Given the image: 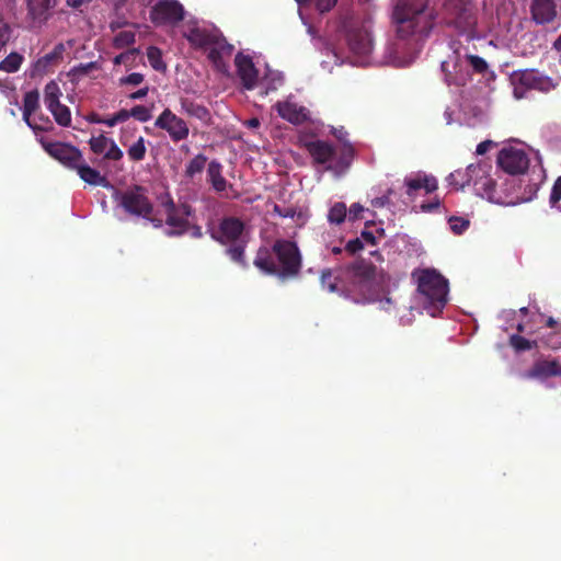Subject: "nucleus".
<instances>
[{
  "mask_svg": "<svg viewBox=\"0 0 561 561\" xmlns=\"http://www.w3.org/2000/svg\"><path fill=\"white\" fill-rule=\"evenodd\" d=\"M364 210H365V208L360 204H358V203L353 204L347 211L348 219L351 221H355V220L359 219L362 217V214Z\"/></svg>",
  "mask_w": 561,
  "mask_h": 561,
  "instance_id": "nucleus-53",
  "label": "nucleus"
},
{
  "mask_svg": "<svg viewBox=\"0 0 561 561\" xmlns=\"http://www.w3.org/2000/svg\"><path fill=\"white\" fill-rule=\"evenodd\" d=\"M274 108L283 119L294 125H301L310 118L308 108L288 100L277 102Z\"/></svg>",
  "mask_w": 561,
  "mask_h": 561,
  "instance_id": "nucleus-19",
  "label": "nucleus"
},
{
  "mask_svg": "<svg viewBox=\"0 0 561 561\" xmlns=\"http://www.w3.org/2000/svg\"><path fill=\"white\" fill-rule=\"evenodd\" d=\"M494 145L495 144L492 140L481 141L477 146L476 153L482 156V154L486 153L492 147H494Z\"/></svg>",
  "mask_w": 561,
  "mask_h": 561,
  "instance_id": "nucleus-55",
  "label": "nucleus"
},
{
  "mask_svg": "<svg viewBox=\"0 0 561 561\" xmlns=\"http://www.w3.org/2000/svg\"><path fill=\"white\" fill-rule=\"evenodd\" d=\"M129 113H130V110H125V108H123V110L118 111L117 113H115L118 123H124L129 117H131V114H129Z\"/></svg>",
  "mask_w": 561,
  "mask_h": 561,
  "instance_id": "nucleus-64",
  "label": "nucleus"
},
{
  "mask_svg": "<svg viewBox=\"0 0 561 561\" xmlns=\"http://www.w3.org/2000/svg\"><path fill=\"white\" fill-rule=\"evenodd\" d=\"M444 14L449 25L460 34L472 35L477 25V15L473 4L467 0H446Z\"/></svg>",
  "mask_w": 561,
  "mask_h": 561,
  "instance_id": "nucleus-7",
  "label": "nucleus"
},
{
  "mask_svg": "<svg viewBox=\"0 0 561 561\" xmlns=\"http://www.w3.org/2000/svg\"><path fill=\"white\" fill-rule=\"evenodd\" d=\"M55 2L56 0H27V15L33 23L42 25L49 19Z\"/></svg>",
  "mask_w": 561,
  "mask_h": 561,
  "instance_id": "nucleus-23",
  "label": "nucleus"
},
{
  "mask_svg": "<svg viewBox=\"0 0 561 561\" xmlns=\"http://www.w3.org/2000/svg\"><path fill=\"white\" fill-rule=\"evenodd\" d=\"M207 48H209L207 57L217 68L224 65V57L230 56L233 51V45L229 44L220 33Z\"/></svg>",
  "mask_w": 561,
  "mask_h": 561,
  "instance_id": "nucleus-24",
  "label": "nucleus"
},
{
  "mask_svg": "<svg viewBox=\"0 0 561 561\" xmlns=\"http://www.w3.org/2000/svg\"><path fill=\"white\" fill-rule=\"evenodd\" d=\"M531 19L536 24L552 23L557 18V3L554 0H533L530 4Z\"/></svg>",
  "mask_w": 561,
  "mask_h": 561,
  "instance_id": "nucleus-21",
  "label": "nucleus"
},
{
  "mask_svg": "<svg viewBox=\"0 0 561 561\" xmlns=\"http://www.w3.org/2000/svg\"><path fill=\"white\" fill-rule=\"evenodd\" d=\"M131 117L137 119L140 123H146L151 119V111L145 105H135L130 108Z\"/></svg>",
  "mask_w": 561,
  "mask_h": 561,
  "instance_id": "nucleus-44",
  "label": "nucleus"
},
{
  "mask_svg": "<svg viewBox=\"0 0 561 561\" xmlns=\"http://www.w3.org/2000/svg\"><path fill=\"white\" fill-rule=\"evenodd\" d=\"M305 147L313 163L325 165V170L335 175L345 173L355 157V149L350 142H345L339 150L328 141L319 139L306 142Z\"/></svg>",
  "mask_w": 561,
  "mask_h": 561,
  "instance_id": "nucleus-4",
  "label": "nucleus"
},
{
  "mask_svg": "<svg viewBox=\"0 0 561 561\" xmlns=\"http://www.w3.org/2000/svg\"><path fill=\"white\" fill-rule=\"evenodd\" d=\"M217 30L209 31L201 27H193L184 36L190 44L196 48H207L211 42L217 38Z\"/></svg>",
  "mask_w": 561,
  "mask_h": 561,
  "instance_id": "nucleus-26",
  "label": "nucleus"
},
{
  "mask_svg": "<svg viewBox=\"0 0 561 561\" xmlns=\"http://www.w3.org/2000/svg\"><path fill=\"white\" fill-rule=\"evenodd\" d=\"M207 163V157L203 153L196 154L186 165L185 175L193 179L196 174L202 173Z\"/></svg>",
  "mask_w": 561,
  "mask_h": 561,
  "instance_id": "nucleus-36",
  "label": "nucleus"
},
{
  "mask_svg": "<svg viewBox=\"0 0 561 561\" xmlns=\"http://www.w3.org/2000/svg\"><path fill=\"white\" fill-rule=\"evenodd\" d=\"M561 201V175L554 181L551 190L549 203L554 207Z\"/></svg>",
  "mask_w": 561,
  "mask_h": 561,
  "instance_id": "nucleus-49",
  "label": "nucleus"
},
{
  "mask_svg": "<svg viewBox=\"0 0 561 561\" xmlns=\"http://www.w3.org/2000/svg\"><path fill=\"white\" fill-rule=\"evenodd\" d=\"M337 278V276L333 275L332 270H323L320 276L321 286L327 288L330 293H335L339 290Z\"/></svg>",
  "mask_w": 561,
  "mask_h": 561,
  "instance_id": "nucleus-42",
  "label": "nucleus"
},
{
  "mask_svg": "<svg viewBox=\"0 0 561 561\" xmlns=\"http://www.w3.org/2000/svg\"><path fill=\"white\" fill-rule=\"evenodd\" d=\"M363 249H364V243L360 238H355L353 240H350L345 245V251L352 255Z\"/></svg>",
  "mask_w": 561,
  "mask_h": 561,
  "instance_id": "nucleus-51",
  "label": "nucleus"
},
{
  "mask_svg": "<svg viewBox=\"0 0 561 561\" xmlns=\"http://www.w3.org/2000/svg\"><path fill=\"white\" fill-rule=\"evenodd\" d=\"M451 231L455 234H461L463 233L470 225V221L468 219H465L462 217H456L451 216L448 220Z\"/></svg>",
  "mask_w": 561,
  "mask_h": 561,
  "instance_id": "nucleus-43",
  "label": "nucleus"
},
{
  "mask_svg": "<svg viewBox=\"0 0 561 561\" xmlns=\"http://www.w3.org/2000/svg\"><path fill=\"white\" fill-rule=\"evenodd\" d=\"M538 190H539V183L529 184L525 191L524 199L531 201L536 196Z\"/></svg>",
  "mask_w": 561,
  "mask_h": 561,
  "instance_id": "nucleus-56",
  "label": "nucleus"
},
{
  "mask_svg": "<svg viewBox=\"0 0 561 561\" xmlns=\"http://www.w3.org/2000/svg\"><path fill=\"white\" fill-rule=\"evenodd\" d=\"M416 276L417 293L423 308L435 317L439 313L448 301V280L434 268H424Z\"/></svg>",
  "mask_w": 561,
  "mask_h": 561,
  "instance_id": "nucleus-3",
  "label": "nucleus"
},
{
  "mask_svg": "<svg viewBox=\"0 0 561 561\" xmlns=\"http://www.w3.org/2000/svg\"><path fill=\"white\" fill-rule=\"evenodd\" d=\"M347 216L346 205L342 202H336L329 209L328 220L331 224L340 225L342 224Z\"/></svg>",
  "mask_w": 561,
  "mask_h": 561,
  "instance_id": "nucleus-38",
  "label": "nucleus"
},
{
  "mask_svg": "<svg viewBox=\"0 0 561 561\" xmlns=\"http://www.w3.org/2000/svg\"><path fill=\"white\" fill-rule=\"evenodd\" d=\"M399 39L423 41L434 26V16L424 0H399L392 12Z\"/></svg>",
  "mask_w": 561,
  "mask_h": 561,
  "instance_id": "nucleus-2",
  "label": "nucleus"
},
{
  "mask_svg": "<svg viewBox=\"0 0 561 561\" xmlns=\"http://www.w3.org/2000/svg\"><path fill=\"white\" fill-rule=\"evenodd\" d=\"M497 164L508 174H522L528 169L529 159L523 149L505 147L497 154Z\"/></svg>",
  "mask_w": 561,
  "mask_h": 561,
  "instance_id": "nucleus-13",
  "label": "nucleus"
},
{
  "mask_svg": "<svg viewBox=\"0 0 561 561\" xmlns=\"http://www.w3.org/2000/svg\"><path fill=\"white\" fill-rule=\"evenodd\" d=\"M64 51V44H57L50 53L37 59V61L34 65L36 71L45 72L50 65L58 62L60 59H62Z\"/></svg>",
  "mask_w": 561,
  "mask_h": 561,
  "instance_id": "nucleus-31",
  "label": "nucleus"
},
{
  "mask_svg": "<svg viewBox=\"0 0 561 561\" xmlns=\"http://www.w3.org/2000/svg\"><path fill=\"white\" fill-rule=\"evenodd\" d=\"M561 376V364L558 359H538L526 373V377L545 380L551 377Z\"/></svg>",
  "mask_w": 561,
  "mask_h": 561,
  "instance_id": "nucleus-22",
  "label": "nucleus"
},
{
  "mask_svg": "<svg viewBox=\"0 0 561 561\" xmlns=\"http://www.w3.org/2000/svg\"><path fill=\"white\" fill-rule=\"evenodd\" d=\"M230 245L226 249V254L230 260L242 267H248L245 261V241L230 242Z\"/></svg>",
  "mask_w": 561,
  "mask_h": 561,
  "instance_id": "nucleus-32",
  "label": "nucleus"
},
{
  "mask_svg": "<svg viewBox=\"0 0 561 561\" xmlns=\"http://www.w3.org/2000/svg\"><path fill=\"white\" fill-rule=\"evenodd\" d=\"M184 19V8L178 0H159L150 10L154 25H174Z\"/></svg>",
  "mask_w": 561,
  "mask_h": 561,
  "instance_id": "nucleus-10",
  "label": "nucleus"
},
{
  "mask_svg": "<svg viewBox=\"0 0 561 561\" xmlns=\"http://www.w3.org/2000/svg\"><path fill=\"white\" fill-rule=\"evenodd\" d=\"M135 53H136V49H131V50H128V51L117 55L114 58V64L115 65L125 64L130 58V56H133Z\"/></svg>",
  "mask_w": 561,
  "mask_h": 561,
  "instance_id": "nucleus-58",
  "label": "nucleus"
},
{
  "mask_svg": "<svg viewBox=\"0 0 561 561\" xmlns=\"http://www.w3.org/2000/svg\"><path fill=\"white\" fill-rule=\"evenodd\" d=\"M75 170L79 174L80 179L90 185H100L103 187L108 186V181L106 178L101 175L98 170L87 165L84 160L79 162Z\"/></svg>",
  "mask_w": 561,
  "mask_h": 561,
  "instance_id": "nucleus-29",
  "label": "nucleus"
},
{
  "mask_svg": "<svg viewBox=\"0 0 561 561\" xmlns=\"http://www.w3.org/2000/svg\"><path fill=\"white\" fill-rule=\"evenodd\" d=\"M244 230V224L237 217H226L220 224L217 232L211 233V238L221 244L241 241L240 238Z\"/></svg>",
  "mask_w": 561,
  "mask_h": 561,
  "instance_id": "nucleus-17",
  "label": "nucleus"
},
{
  "mask_svg": "<svg viewBox=\"0 0 561 561\" xmlns=\"http://www.w3.org/2000/svg\"><path fill=\"white\" fill-rule=\"evenodd\" d=\"M144 81V76L139 72H133L121 79L122 84L138 85Z\"/></svg>",
  "mask_w": 561,
  "mask_h": 561,
  "instance_id": "nucleus-52",
  "label": "nucleus"
},
{
  "mask_svg": "<svg viewBox=\"0 0 561 561\" xmlns=\"http://www.w3.org/2000/svg\"><path fill=\"white\" fill-rule=\"evenodd\" d=\"M147 152L146 140L140 136L133 145L127 149L128 158L131 161L138 162L145 159Z\"/></svg>",
  "mask_w": 561,
  "mask_h": 561,
  "instance_id": "nucleus-35",
  "label": "nucleus"
},
{
  "mask_svg": "<svg viewBox=\"0 0 561 561\" xmlns=\"http://www.w3.org/2000/svg\"><path fill=\"white\" fill-rule=\"evenodd\" d=\"M112 138H108L104 135H100L98 137H92L89 140L90 149L95 154H104Z\"/></svg>",
  "mask_w": 561,
  "mask_h": 561,
  "instance_id": "nucleus-41",
  "label": "nucleus"
},
{
  "mask_svg": "<svg viewBox=\"0 0 561 561\" xmlns=\"http://www.w3.org/2000/svg\"><path fill=\"white\" fill-rule=\"evenodd\" d=\"M350 290L362 296L364 300L374 301L377 296L376 267L364 260L357 261L345 271Z\"/></svg>",
  "mask_w": 561,
  "mask_h": 561,
  "instance_id": "nucleus-5",
  "label": "nucleus"
},
{
  "mask_svg": "<svg viewBox=\"0 0 561 561\" xmlns=\"http://www.w3.org/2000/svg\"><path fill=\"white\" fill-rule=\"evenodd\" d=\"M513 79L516 83L526 90H537L542 93H548L556 89L558 85L552 78L541 73L537 69H524L515 71Z\"/></svg>",
  "mask_w": 561,
  "mask_h": 561,
  "instance_id": "nucleus-12",
  "label": "nucleus"
},
{
  "mask_svg": "<svg viewBox=\"0 0 561 561\" xmlns=\"http://www.w3.org/2000/svg\"><path fill=\"white\" fill-rule=\"evenodd\" d=\"M32 113L23 112V121L37 135L39 128L37 127V122L34 118L32 119Z\"/></svg>",
  "mask_w": 561,
  "mask_h": 561,
  "instance_id": "nucleus-54",
  "label": "nucleus"
},
{
  "mask_svg": "<svg viewBox=\"0 0 561 561\" xmlns=\"http://www.w3.org/2000/svg\"><path fill=\"white\" fill-rule=\"evenodd\" d=\"M11 33L10 25L0 21V50L9 43Z\"/></svg>",
  "mask_w": 561,
  "mask_h": 561,
  "instance_id": "nucleus-50",
  "label": "nucleus"
},
{
  "mask_svg": "<svg viewBox=\"0 0 561 561\" xmlns=\"http://www.w3.org/2000/svg\"><path fill=\"white\" fill-rule=\"evenodd\" d=\"M178 211L180 213V215L184 218H188L190 216H192L193 214V208L191 205L186 204V203H183L181 205L178 206Z\"/></svg>",
  "mask_w": 561,
  "mask_h": 561,
  "instance_id": "nucleus-60",
  "label": "nucleus"
},
{
  "mask_svg": "<svg viewBox=\"0 0 561 561\" xmlns=\"http://www.w3.org/2000/svg\"><path fill=\"white\" fill-rule=\"evenodd\" d=\"M510 345L516 351V352H524L533 350L537 346L536 341H529L526 337L519 335V334H513L510 337Z\"/></svg>",
  "mask_w": 561,
  "mask_h": 561,
  "instance_id": "nucleus-39",
  "label": "nucleus"
},
{
  "mask_svg": "<svg viewBox=\"0 0 561 561\" xmlns=\"http://www.w3.org/2000/svg\"><path fill=\"white\" fill-rule=\"evenodd\" d=\"M181 111L187 116L195 117L202 122H207L210 118V112L203 104L196 103L188 98L180 99Z\"/></svg>",
  "mask_w": 561,
  "mask_h": 561,
  "instance_id": "nucleus-30",
  "label": "nucleus"
},
{
  "mask_svg": "<svg viewBox=\"0 0 561 561\" xmlns=\"http://www.w3.org/2000/svg\"><path fill=\"white\" fill-rule=\"evenodd\" d=\"M404 184L407 186V195L413 197L415 192L424 188L426 193H433L438 188L436 178L432 175H417L414 178H405Z\"/></svg>",
  "mask_w": 561,
  "mask_h": 561,
  "instance_id": "nucleus-25",
  "label": "nucleus"
},
{
  "mask_svg": "<svg viewBox=\"0 0 561 561\" xmlns=\"http://www.w3.org/2000/svg\"><path fill=\"white\" fill-rule=\"evenodd\" d=\"M34 121L37 122V127L39 128L38 133L51 131L55 128L51 119L43 113H39L38 115H36Z\"/></svg>",
  "mask_w": 561,
  "mask_h": 561,
  "instance_id": "nucleus-48",
  "label": "nucleus"
},
{
  "mask_svg": "<svg viewBox=\"0 0 561 561\" xmlns=\"http://www.w3.org/2000/svg\"><path fill=\"white\" fill-rule=\"evenodd\" d=\"M479 172V164H470L465 170H456L447 176V182L456 190H462L465 186L472 184L474 172Z\"/></svg>",
  "mask_w": 561,
  "mask_h": 561,
  "instance_id": "nucleus-27",
  "label": "nucleus"
},
{
  "mask_svg": "<svg viewBox=\"0 0 561 561\" xmlns=\"http://www.w3.org/2000/svg\"><path fill=\"white\" fill-rule=\"evenodd\" d=\"M134 43H135V33H133L130 31H122L114 38V44L117 48H124Z\"/></svg>",
  "mask_w": 561,
  "mask_h": 561,
  "instance_id": "nucleus-45",
  "label": "nucleus"
},
{
  "mask_svg": "<svg viewBox=\"0 0 561 561\" xmlns=\"http://www.w3.org/2000/svg\"><path fill=\"white\" fill-rule=\"evenodd\" d=\"M62 96L59 84L50 80L44 87V104L50 112L54 121L61 127H69L71 125V112L70 108L60 102Z\"/></svg>",
  "mask_w": 561,
  "mask_h": 561,
  "instance_id": "nucleus-9",
  "label": "nucleus"
},
{
  "mask_svg": "<svg viewBox=\"0 0 561 561\" xmlns=\"http://www.w3.org/2000/svg\"><path fill=\"white\" fill-rule=\"evenodd\" d=\"M23 62V56L19 53L9 54L3 60L0 61V70L13 73L16 72Z\"/></svg>",
  "mask_w": 561,
  "mask_h": 561,
  "instance_id": "nucleus-33",
  "label": "nucleus"
},
{
  "mask_svg": "<svg viewBox=\"0 0 561 561\" xmlns=\"http://www.w3.org/2000/svg\"><path fill=\"white\" fill-rule=\"evenodd\" d=\"M466 58L474 72L484 73L488 70V64L482 57L477 55H467Z\"/></svg>",
  "mask_w": 561,
  "mask_h": 561,
  "instance_id": "nucleus-46",
  "label": "nucleus"
},
{
  "mask_svg": "<svg viewBox=\"0 0 561 561\" xmlns=\"http://www.w3.org/2000/svg\"><path fill=\"white\" fill-rule=\"evenodd\" d=\"M360 239H363L364 241H366L367 243L371 244V245H375L377 242H376V236L373 231H369L367 229H364L362 232H360Z\"/></svg>",
  "mask_w": 561,
  "mask_h": 561,
  "instance_id": "nucleus-59",
  "label": "nucleus"
},
{
  "mask_svg": "<svg viewBox=\"0 0 561 561\" xmlns=\"http://www.w3.org/2000/svg\"><path fill=\"white\" fill-rule=\"evenodd\" d=\"M154 126L159 129L165 130L172 141L179 142L188 137L190 128L187 123L170 108H164L157 117Z\"/></svg>",
  "mask_w": 561,
  "mask_h": 561,
  "instance_id": "nucleus-11",
  "label": "nucleus"
},
{
  "mask_svg": "<svg viewBox=\"0 0 561 561\" xmlns=\"http://www.w3.org/2000/svg\"><path fill=\"white\" fill-rule=\"evenodd\" d=\"M253 264L262 273L276 276L280 280L298 277L302 267V256L296 242L277 239L272 250L260 248Z\"/></svg>",
  "mask_w": 561,
  "mask_h": 561,
  "instance_id": "nucleus-1",
  "label": "nucleus"
},
{
  "mask_svg": "<svg viewBox=\"0 0 561 561\" xmlns=\"http://www.w3.org/2000/svg\"><path fill=\"white\" fill-rule=\"evenodd\" d=\"M274 211L283 218L293 217L295 215V211L293 209H282L278 205L274 206Z\"/></svg>",
  "mask_w": 561,
  "mask_h": 561,
  "instance_id": "nucleus-63",
  "label": "nucleus"
},
{
  "mask_svg": "<svg viewBox=\"0 0 561 561\" xmlns=\"http://www.w3.org/2000/svg\"><path fill=\"white\" fill-rule=\"evenodd\" d=\"M114 199L130 216L150 218L153 214V204L145 186L133 185L123 192H116Z\"/></svg>",
  "mask_w": 561,
  "mask_h": 561,
  "instance_id": "nucleus-6",
  "label": "nucleus"
},
{
  "mask_svg": "<svg viewBox=\"0 0 561 561\" xmlns=\"http://www.w3.org/2000/svg\"><path fill=\"white\" fill-rule=\"evenodd\" d=\"M439 205H440V202L439 199L436 197L434 198V201L430 202V203H426V204H422L421 205V209L425 213H432L436 209L439 208Z\"/></svg>",
  "mask_w": 561,
  "mask_h": 561,
  "instance_id": "nucleus-57",
  "label": "nucleus"
},
{
  "mask_svg": "<svg viewBox=\"0 0 561 561\" xmlns=\"http://www.w3.org/2000/svg\"><path fill=\"white\" fill-rule=\"evenodd\" d=\"M207 179L217 193L225 192L229 186L227 180L222 176V165L217 160L208 163Z\"/></svg>",
  "mask_w": 561,
  "mask_h": 561,
  "instance_id": "nucleus-28",
  "label": "nucleus"
},
{
  "mask_svg": "<svg viewBox=\"0 0 561 561\" xmlns=\"http://www.w3.org/2000/svg\"><path fill=\"white\" fill-rule=\"evenodd\" d=\"M238 76L244 89L253 90L257 82L259 72L250 56L238 53L234 58Z\"/></svg>",
  "mask_w": 561,
  "mask_h": 561,
  "instance_id": "nucleus-18",
  "label": "nucleus"
},
{
  "mask_svg": "<svg viewBox=\"0 0 561 561\" xmlns=\"http://www.w3.org/2000/svg\"><path fill=\"white\" fill-rule=\"evenodd\" d=\"M148 92H149V88L148 87L141 88V89L137 90L136 92H133L129 95V99H131V100L144 99V98L147 96Z\"/></svg>",
  "mask_w": 561,
  "mask_h": 561,
  "instance_id": "nucleus-62",
  "label": "nucleus"
},
{
  "mask_svg": "<svg viewBox=\"0 0 561 561\" xmlns=\"http://www.w3.org/2000/svg\"><path fill=\"white\" fill-rule=\"evenodd\" d=\"M440 67L448 85L463 87L470 79L468 69L457 54L443 61Z\"/></svg>",
  "mask_w": 561,
  "mask_h": 561,
  "instance_id": "nucleus-15",
  "label": "nucleus"
},
{
  "mask_svg": "<svg viewBox=\"0 0 561 561\" xmlns=\"http://www.w3.org/2000/svg\"><path fill=\"white\" fill-rule=\"evenodd\" d=\"M123 151L121 150V148L116 145V142L112 139L105 153H104V159L106 160H113V161H118L123 158Z\"/></svg>",
  "mask_w": 561,
  "mask_h": 561,
  "instance_id": "nucleus-47",
  "label": "nucleus"
},
{
  "mask_svg": "<svg viewBox=\"0 0 561 561\" xmlns=\"http://www.w3.org/2000/svg\"><path fill=\"white\" fill-rule=\"evenodd\" d=\"M161 206L165 210L167 219L165 224L172 229L167 230L168 237H175L184 234L188 229V220L180 215L178 211V205H175L173 198L167 193L161 198Z\"/></svg>",
  "mask_w": 561,
  "mask_h": 561,
  "instance_id": "nucleus-14",
  "label": "nucleus"
},
{
  "mask_svg": "<svg viewBox=\"0 0 561 561\" xmlns=\"http://www.w3.org/2000/svg\"><path fill=\"white\" fill-rule=\"evenodd\" d=\"M147 58L154 70L160 72H164L167 70V65L162 59V51L157 46H149L147 48Z\"/></svg>",
  "mask_w": 561,
  "mask_h": 561,
  "instance_id": "nucleus-34",
  "label": "nucleus"
},
{
  "mask_svg": "<svg viewBox=\"0 0 561 561\" xmlns=\"http://www.w3.org/2000/svg\"><path fill=\"white\" fill-rule=\"evenodd\" d=\"M38 108H39V92H38V90L34 89V90L27 91L23 98L22 112L32 113L34 115Z\"/></svg>",
  "mask_w": 561,
  "mask_h": 561,
  "instance_id": "nucleus-37",
  "label": "nucleus"
},
{
  "mask_svg": "<svg viewBox=\"0 0 561 561\" xmlns=\"http://www.w3.org/2000/svg\"><path fill=\"white\" fill-rule=\"evenodd\" d=\"M557 334H558L557 332L556 333H551L545 340L546 345L549 346L550 348L557 350V348L561 347V342L553 341V337Z\"/></svg>",
  "mask_w": 561,
  "mask_h": 561,
  "instance_id": "nucleus-61",
  "label": "nucleus"
},
{
  "mask_svg": "<svg viewBox=\"0 0 561 561\" xmlns=\"http://www.w3.org/2000/svg\"><path fill=\"white\" fill-rule=\"evenodd\" d=\"M472 186L477 195L489 201L495 198L496 183L488 173L486 164H479V172H474Z\"/></svg>",
  "mask_w": 561,
  "mask_h": 561,
  "instance_id": "nucleus-20",
  "label": "nucleus"
},
{
  "mask_svg": "<svg viewBox=\"0 0 561 561\" xmlns=\"http://www.w3.org/2000/svg\"><path fill=\"white\" fill-rule=\"evenodd\" d=\"M299 4H312L321 14L330 12L339 0H296Z\"/></svg>",
  "mask_w": 561,
  "mask_h": 561,
  "instance_id": "nucleus-40",
  "label": "nucleus"
},
{
  "mask_svg": "<svg viewBox=\"0 0 561 561\" xmlns=\"http://www.w3.org/2000/svg\"><path fill=\"white\" fill-rule=\"evenodd\" d=\"M347 44L352 53L358 56H368L374 48L370 32L364 26H354L347 31Z\"/></svg>",
  "mask_w": 561,
  "mask_h": 561,
  "instance_id": "nucleus-16",
  "label": "nucleus"
},
{
  "mask_svg": "<svg viewBox=\"0 0 561 561\" xmlns=\"http://www.w3.org/2000/svg\"><path fill=\"white\" fill-rule=\"evenodd\" d=\"M38 141L49 157L70 170H75L83 161L81 150L71 144L50 141L44 137L38 138Z\"/></svg>",
  "mask_w": 561,
  "mask_h": 561,
  "instance_id": "nucleus-8",
  "label": "nucleus"
}]
</instances>
